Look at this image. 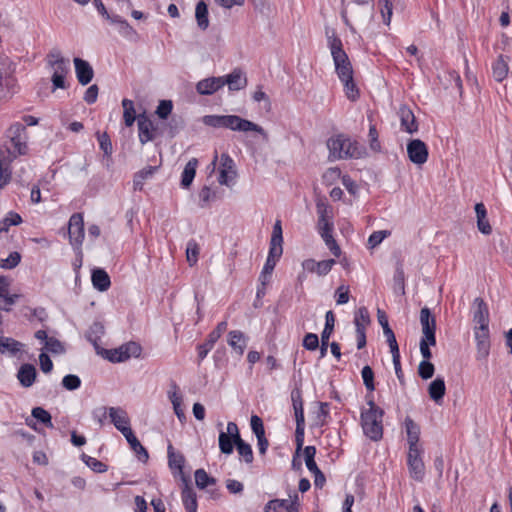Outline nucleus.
<instances>
[{
  "instance_id": "obj_1",
  "label": "nucleus",
  "mask_w": 512,
  "mask_h": 512,
  "mask_svg": "<svg viewBox=\"0 0 512 512\" xmlns=\"http://www.w3.org/2000/svg\"><path fill=\"white\" fill-rule=\"evenodd\" d=\"M202 123L213 128H227L239 132H257L265 141H268L267 132L258 124L241 118L237 115H205Z\"/></svg>"
},
{
  "instance_id": "obj_2",
  "label": "nucleus",
  "mask_w": 512,
  "mask_h": 512,
  "mask_svg": "<svg viewBox=\"0 0 512 512\" xmlns=\"http://www.w3.org/2000/svg\"><path fill=\"white\" fill-rule=\"evenodd\" d=\"M329 160L359 159L365 156L366 149L358 141L345 134H337L327 140Z\"/></svg>"
},
{
  "instance_id": "obj_3",
  "label": "nucleus",
  "mask_w": 512,
  "mask_h": 512,
  "mask_svg": "<svg viewBox=\"0 0 512 512\" xmlns=\"http://www.w3.org/2000/svg\"><path fill=\"white\" fill-rule=\"evenodd\" d=\"M10 143L11 147L0 146V188L6 186L11 180L13 160L27 152L26 136L10 138Z\"/></svg>"
},
{
  "instance_id": "obj_4",
  "label": "nucleus",
  "mask_w": 512,
  "mask_h": 512,
  "mask_svg": "<svg viewBox=\"0 0 512 512\" xmlns=\"http://www.w3.org/2000/svg\"><path fill=\"white\" fill-rule=\"evenodd\" d=\"M328 47L331 51L333 62L335 65V71L339 79H349L353 75L352 64L348 58V55L343 50V44L341 39L336 35L335 31L332 30L331 34L326 30Z\"/></svg>"
},
{
  "instance_id": "obj_5",
  "label": "nucleus",
  "mask_w": 512,
  "mask_h": 512,
  "mask_svg": "<svg viewBox=\"0 0 512 512\" xmlns=\"http://www.w3.org/2000/svg\"><path fill=\"white\" fill-rule=\"evenodd\" d=\"M368 409L361 412V426L364 434L373 441L383 436L382 418L384 411L372 399L367 401Z\"/></svg>"
},
{
  "instance_id": "obj_6",
  "label": "nucleus",
  "mask_w": 512,
  "mask_h": 512,
  "mask_svg": "<svg viewBox=\"0 0 512 512\" xmlns=\"http://www.w3.org/2000/svg\"><path fill=\"white\" fill-rule=\"evenodd\" d=\"M236 177L234 160L227 153H223L220 157L218 182L229 187L235 183Z\"/></svg>"
},
{
  "instance_id": "obj_7",
  "label": "nucleus",
  "mask_w": 512,
  "mask_h": 512,
  "mask_svg": "<svg viewBox=\"0 0 512 512\" xmlns=\"http://www.w3.org/2000/svg\"><path fill=\"white\" fill-rule=\"evenodd\" d=\"M423 449H409L407 464L410 475L416 481H422L425 475V466L422 460Z\"/></svg>"
},
{
  "instance_id": "obj_8",
  "label": "nucleus",
  "mask_w": 512,
  "mask_h": 512,
  "mask_svg": "<svg viewBox=\"0 0 512 512\" xmlns=\"http://www.w3.org/2000/svg\"><path fill=\"white\" fill-rule=\"evenodd\" d=\"M68 233L71 245L79 249L84 239V221L82 214L75 213L70 217Z\"/></svg>"
},
{
  "instance_id": "obj_9",
  "label": "nucleus",
  "mask_w": 512,
  "mask_h": 512,
  "mask_svg": "<svg viewBox=\"0 0 512 512\" xmlns=\"http://www.w3.org/2000/svg\"><path fill=\"white\" fill-rule=\"evenodd\" d=\"M420 323L422 326V338H425V340L431 342L432 346L436 345V337H435V331H436V320L435 317L431 314V311L429 308L424 307L420 311Z\"/></svg>"
},
{
  "instance_id": "obj_10",
  "label": "nucleus",
  "mask_w": 512,
  "mask_h": 512,
  "mask_svg": "<svg viewBox=\"0 0 512 512\" xmlns=\"http://www.w3.org/2000/svg\"><path fill=\"white\" fill-rule=\"evenodd\" d=\"M407 154L412 163L422 165L427 161L429 152L427 145L422 140L413 139L407 144Z\"/></svg>"
},
{
  "instance_id": "obj_11",
  "label": "nucleus",
  "mask_w": 512,
  "mask_h": 512,
  "mask_svg": "<svg viewBox=\"0 0 512 512\" xmlns=\"http://www.w3.org/2000/svg\"><path fill=\"white\" fill-rule=\"evenodd\" d=\"M298 495L294 493V498L288 499H273L270 500L264 507V512H299L298 509Z\"/></svg>"
},
{
  "instance_id": "obj_12",
  "label": "nucleus",
  "mask_w": 512,
  "mask_h": 512,
  "mask_svg": "<svg viewBox=\"0 0 512 512\" xmlns=\"http://www.w3.org/2000/svg\"><path fill=\"white\" fill-rule=\"evenodd\" d=\"M474 336L476 340L478 360H484L489 356L490 353V333L489 328L474 329Z\"/></svg>"
},
{
  "instance_id": "obj_13",
  "label": "nucleus",
  "mask_w": 512,
  "mask_h": 512,
  "mask_svg": "<svg viewBox=\"0 0 512 512\" xmlns=\"http://www.w3.org/2000/svg\"><path fill=\"white\" fill-rule=\"evenodd\" d=\"M473 321L476 324L474 329L489 328V310L482 298L474 300Z\"/></svg>"
},
{
  "instance_id": "obj_14",
  "label": "nucleus",
  "mask_w": 512,
  "mask_h": 512,
  "mask_svg": "<svg viewBox=\"0 0 512 512\" xmlns=\"http://www.w3.org/2000/svg\"><path fill=\"white\" fill-rule=\"evenodd\" d=\"M108 414L115 428L123 435L126 433V430H131L130 419L124 409L120 407H110L108 409Z\"/></svg>"
},
{
  "instance_id": "obj_15",
  "label": "nucleus",
  "mask_w": 512,
  "mask_h": 512,
  "mask_svg": "<svg viewBox=\"0 0 512 512\" xmlns=\"http://www.w3.org/2000/svg\"><path fill=\"white\" fill-rule=\"evenodd\" d=\"M137 124L139 131V141L141 142V144L144 145L147 142L154 140V124L145 114H141L138 116Z\"/></svg>"
},
{
  "instance_id": "obj_16",
  "label": "nucleus",
  "mask_w": 512,
  "mask_h": 512,
  "mask_svg": "<svg viewBox=\"0 0 512 512\" xmlns=\"http://www.w3.org/2000/svg\"><path fill=\"white\" fill-rule=\"evenodd\" d=\"M335 316L332 311H328L325 315V327L321 333L320 358H324L327 354L329 339L334 330Z\"/></svg>"
},
{
  "instance_id": "obj_17",
  "label": "nucleus",
  "mask_w": 512,
  "mask_h": 512,
  "mask_svg": "<svg viewBox=\"0 0 512 512\" xmlns=\"http://www.w3.org/2000/svg\"><path fill=\"white\" fill-rule=\"evenodd\" d=\"M398 115L400 118L402 130L409 134H413L418 131V124L416 122V118L409 107L402 105L399 108Z\"/></svg>"
},
{
  "instance_id": "obj_18",
  "label": "nucleus",
  "mask_w": 512,
  "mask_h": 512,
  "mask_svg": "<svg viewBox=\"0 0 512 512\" xmlns=\"http://www.w3.org/2000/svg\"><path fill=\"white\" fill-rule=\"evenodd\" d=\"M224 86L222 77H209L202 79L196 85V91L200 95H212Z\"/></svg>"
},
{
  "instance_id": "obj_19",
  "label": "nucleus",
  "mask_w": 512,
  "mask_h": 512,
  "mask_svg": "<svg viewBox=\"0 0 512 512\" xmlns=\"http://www.w3.org/2000/svg\"><path fill=\"white\" fill-rule=\"evenodd\" d=\"M224 85H228L230 91H238L246 87L247 78L240 69H234L230 74L222 76Z\"/></svg>"
},
{
  "instance_id": "obj_20",
  "label": "nucleus",
  "mask_w": 512,
  "mask_h": 512,
  "mask_svg": "<svg viewBox=\"0 0 512 512\" xmlns=\"http://www.w3.org/2000/svg\"><path fill=\"white\" fill-rule=\"evenodd\" d=\"M74 65L79 83L82 85L90 83L94 75L91 65L81 58H74Z\"/></svg>"
},
{
  "instance_id": "obj_21",
  "label": "nucleus",
  "mask_w": 512,
  "mask_h": 512,
  "mask_svg": "<svg viewBox=\"0 0 512 512\" xmlns=\"http://www.w3.org/2000/svg\"><path fill=\"white\" fill-rule=\"evenodd\" d=\"M111 24L117 25L118 32L130 41H137L139 36L135 29L119 15H113L110 21Z\"/></svg>"
},
{
  "instance_id": "obj_22",
  "label": "nucleus",
  "mask_w": 512,
  "mask_h": 512,
  "mask_svg": "<svg viewBox=\"0 0 512 512\" xmlns=\"http://www.w3.org/2000/svg\"><path fill=\"white\" fill-rule=\"evenodd\" d=\"M123 436L126 438L127 442L130 445V448L135 452L138 459L141 462L146 463L149 459L148 451L146 450L145 447H143V445L140 443V441L134 435L132 429L126 430V433Z\"/></svg>"
},
{
  "instance_id": "obj_23",
  "label": "nucleus",
  "mask_w": 512,
  "mask_h": 512,
  "mask_svg": "<svg viewBox=\"0 0 512 512\" xmlns=\"http://www.w3.org/2000/svg\"><path fill=\"white\" fill-rule=\"evenodd\" d=\"M92 284L98 291L104 292L110 288L111 281L108 273L101 268H95L92 270L91 275Z\"/></svg>"
},
{
  "instance_id": "obj_24",
  "label": "nucleus",
  "mask_w": 512,
  "mask_h": 512,
  "mask_svg": "<svg viewBox=\"0 0 512 512\" xmlns=\"http://www.w3.org/2000/svg\"><path fill=\"white\" fill-rule=\"evenodd\" d=\"M228 344L239 356H242L247 346V338L239 330H232L228 333Z\"/></svg>"
},
{
  "instance_id": "obj_25",
  "label": "nucleus",
  "mask_w": 512,
  "mask_h": 512,
  "mask_svg": "<svg viewBox=\"0 0 512 512\" xmlns=\"http://www.w3.org/2000/svg\"><path fill=\"white\" fill-rule=\"evenodd\" d=\"M405 428L407 432V441L409 449H422L419 445V426L409 417L405 419Z\"/></svg>"
},
{
  "instance_id": "obj_26",
  "label": "nucleus",
  "mask_w": 512,
  "mask_h": 512,
  "mask_svg": "<svg viewBox=\"0 0 512 512\" xmlns=\"http://www.w3.org/2000/svg\"><path fill=\"white\" fill-rule=\"evenodd\" d=\"M23 347L24 344L13 338L0 336V353L2 354L16 357L22 352Z\"/></svg>"
},
{
  "instance_id": "obj_27",
  "label": "nucleus",
  "mask_w": 512,
  "mask_h": 512,
  "mask_svg": "<svg viewBox=\"0 0 512 512\" xmlns=\"http://www.w3.org/2000/svg\"><path fill=\"white\" fill-rule=\"evenodd\" d=\"M168 453V464L171 470L177 471L183 481V476H185L183 472V467L185 463V458L181 453H176L171 444L168 445L167 448Z\"/></svg>"
},
{
  "instance_id": "obj_28",
  "label": "nucleus",
  "mask_w": 512,
  "mask_h": 512,
  "mask_svg": "<svg viewBox=\"0 0 512 512\" xmlns=\"http://www.w3.org/2000/svg\"><path fill=\"white\" fill-rule=\"evenodd\" d=\"M475 213L479 231L485 235H489L492 232V228L489 221L487 220V211L485 205L483 203H477L475 205Z\"/></svg>"
},
{
  "instance_id": "obj_29",
  "label": "nucleus",
  "mask_w": 512,
  "mask_h": 512,
  "mask_svg": "<svg viewBox=\"0 0 512 512\" xmlns=\"http://www.w3.org/2000/svg\"><path fill=\"white\" fill-rule=\"evenodd\" d=\"M36 369L31 364H23L17 374V378L23 387H30L33 385L36 378Z\"/></svg>"
},
{
  "instance_id": "obj_30",
  "label": "nucleus",
  "mask_w": 512,
  "mask_h": 512,
  "mask_svg": "<svg viewBox=\"0 0 512 512\" xmlns=\"http://www.w3.org/2000/svg\"><path fill=\"white\" fill-rule=\"evenodd\" d=\"M446 387L444 379L437 377L434 379L428 387V393L430 398L436 403H440L445 395Z\"/></svg>"
},
{
  "instance_id": "obj_31",
  "label": "nucleus",
  "mask_w": 512,
  "mask_h": 512,
  "mask_svg": "<svg viewBox=\"0 0 512 512\" xmlns=\"http://www.w3.org/2000/svg\"><path fill=\"white\" fill-rule=\"evenodd\" d=\"M370 323L371 319L367 308H358L354 317L356 332H366V328L370 325Z\"/></svg>"
},
{
  "instance_id": "obj_32",
  "label": "nucleus",
  "mask_w": 512,
  "mask_h": 512,
  "mask_svg": "<svg viewBox=\"0 0 512 512\" xmlns=\"http://www.w3.org/2000/svg\"><path fill=\"white\" fill-rule=\"evenodd\" d=\"M105 333L104 325L101 322H94L88 329L86 333V338L89 342L93 344L95 349L99 351L98 342L101 340V337Z\"/></svg>"
},
{
  "instance_id": "obj_33",
  "label": "nucleus",
  "mask_w": 512,
  "mask_h": 512,
  "mask_svg": "<svg viewBox=\"0 0 512 512\" xmlns=\"http://www.w3.org/2000/svg\"><path fill=\"white\" fill-rule=\"evenodd\" d=\"M198 161L196 158H192L188 161V163L185 165L184 170L182 172L181 176V185L183 188H188L196 174V167H197Z\"/></svg>"
},
{
  "instance_id": "obj_34",
  "label": "nucleus",
  "mask_w": 512,
  "mask_h": 512,
  "mask_svg": "<svg viewBox=\"0 0 512 512\" xmlns=\"http://www.w3.org/2000/svg\"><path fill=\"white\" fill-rule=\"evenodd\" d=\"M156 170H157L156 166H147V167L143 168L142 170L138 171L134 175V179H133L134 190L141 191L143 189L145 180L151 178Z\"/></svg>"
},
{
  "instance_id": "obj_35",
  "label": "nucleus",
  "mask_w": 512,
  "mask_h": 512,
  "mask_svg": "<svg viewBox=\"0 0 512 512\" xmlns=\"http://www.w3.org/2000/svg\"><path fill=\"white\" fill-rule=\"evenodd\" d=\"M195 18L198 27L205 31L209 26L208 7L204 1H199L195 8Z\"/></svg>"
},
{
  "instance_id": "obj_36",
  "label": "nucleus",
  "mask_w": 512,
  "mask_h": 512,
  "mask_svg": "<svg viewBox=\"0 0 512 512\" xmlns=\"http://www.w3.org/2000/svg\"><path fill=\"white\" fill-rule=\"evenodd\" d=\"M183 484H184V487L182 489V501H183L184 507L197 506L196 493L194 492L193 488L190 486L188 477L183 476Z\"/></svg>"
},
{
  "instance_id": "obj_37",
  "label": "nucleus",
  "mask_w": 512,
  "mask_h": 512,
  "mask_svg": "<svg viewBox=\"0 0 512 512\" xmlns=\"http://www.w3.org/2000/svg\"><path fill=\"white\" fill-rule=\"evenodd\" d=\"M291 400H292L296 420H305L304 419L302 393H301L300 389L296 388V389L292 390Z\"/></svg>"
},
{
  "instance_id": "obj_38",
  "label": "nucleus",
  "mask_w": 512,
  "mask_h": 512,
  "mask_svg": "<svg viewBox=\"0 0 512 512\" xmlns=\"http://www.w3.org/2000/svg\"><path fill=\"white\" fill-rule=\"evenodd\" d=\"M97 353L101 354L102 356H104L106 359H108L109 361H111L113 363H119V362L126 361L125 351H124L122 345L116 349H110V350L103 349L101 351H97Z\"/></svg>"
},
{
  "instance_id": "obj_39",
  "label": "nucleus",
  "mask_w": 512,
  "mask_h": 512,
  "mask_svg": "<svg viewBox=\"0 0 512 512\" xmlns=\"http://www.w3.org/2000/svg\"><path fill=\"white\" fill-rule=\"evenodd\" d=\"M493 70V77L496 81L501 82L503 81L507 74H508V64L504 61L503 57L500 56L492 67Z\"/></svg>"
},
{
  "instance_id": "obj_40",
  "label": "nucleus",
  "mask_w": 512,
  "mask_h": 512,
  "mask_svg": "<svg viewBox=\"0 0 512 512\" xmlns=\"http://www.w3.org/2000/svg\"><path fill=\"white\" fill-rule=\"evenodd\" d=\"M122 106H123V109H124V112H123V118H124V122H125V125L127 127H130L133 125V123L135 122V109H134V103L132 100L130 99H123L122 100Z\"/></svg>"
},
{
  "instance_id": "obj_41",
  "label": "nucleus",
  "mask_w": 512,
  "mask_h": 512,
  "mask_svg": "<svg viewBox=\"0 0 512 512\" xmlns=\"http://www.w3.org/2000/svg\"><path fill=\"white\" fill-rule=\"evenodd\" d=\"M195 483L199 489H204L209 485H215L216 479L210 477L204 469H197L195 471Z\"/></svg>"
},
{
  "instance_id": "obj_42",
  "label": "nucleus",
  "mask_w": 512,
  "mask_h": 512,
  "mask_svg": "<svg viewBox=\"0 0 512 512\" xmlns=\"http://www.w3.org/2000/svg\"><path fill=\"white\" fill-rule=\"evenodd\" d=\"M236 449L239 455L244 459L246 463H252L253 461V451L250 444L246 443L244 440L239 439L234 442Z\"/></svg>"
},
{
  "instance_id": "obj_43",
  "label": "nucleus",
  "mask_w": 512,
  "mask_h": 512,
  "mask_svg": "<svg viewBox=\"0 0 512 512\" xmlns=\"http://www.w3.org/2000/svg\"><path fill=\"white\" fill-rule=\"evenodd\" d=\"M234 441L231 436L226 434L224 431L219 433V449L223 454L229 455L233 452Z\"/></svg>"
},
{
  "instance_id": "obj_44",
  "label": "nucleus",
  "mask_w": 512,
  "mask_h": 512,
  "mask_svg": "<svg viewBox=\"0 0 512 512\" xmlns=\"http://www.w3.org/2000/svg\"><path fill=\"white\" fill-rule=\"evenodd\" d=\"M32 416L48 428H53L52 417L48 411L42 407H34L31 412Z\"/></svg>"
},
{
  "instance_id": "obj_45",
  "label": "nucleus",
  "mask_w": 512,
  "mask_h": 512,
  "mask_svg": "<svg viewBox=\"0 0 512 512\" xmlns=\"http://www.w3.org/2000/svg\"><path fill=\"white\" fill-rule=\"evenodd\" d=\"M81 459L94 472L104 473L108 470V466L106 464L84 453L82 454Z\"/></svg>"
},
{
  "instance_id": "obj_46",
  "label": "nucleus",
  "mask_w": 512,
  "mask_h": 512,
  "mask_svg": "<svg viewBox=\"0 0 512 512\" xmlns=\"http://www.w3.org/2000/svg\"><path fill=\"white\" fill-rule=\"evenodd\" d=\"M348 99L355 101L359 97V90L354 82L353 75L348 79H341Z\"/></svg>"
},
{
  "instance_id": "obj_47",
  "label": "nucleus",
  "mask_w": 512,
  "mask_h": 512,
  "mask_svg": "<svg viewBox=\"0 0 512 512\" xmlns=\"http://www.w3.org/2000/svg\"><path fill=\"white\" fill-rule=\"evenodd\" d=\"M316 448L314 446H306L304 448V458L307 469L310 472H315L319 469L315 462Z\"/></svg>"
},
{
  "instance_id": "obj_48",
  "label": "nucleus",
  "mask_w": 512,
  "mask_h": 512,
  "mask_svg": "<svg viewBox=\"0 0 512 512\" xmlns=\"http://www.w3.org/2000/svg\"><path fill=\"white\" fill-rule=\"evenodd\" d=\"M319 220H318V227H319V233L321 237L323 235H328L332 233L333 230V224L329 222L326 216V211L319 209Z\"/></svg>"
},
{
  "instance_id": "obj_49",
  "label": "nucleus",
  "mask_w": 512,
  "mask_h": 512,
  "mask_svg": "<svg viewBox=\"0 0 512 512\" xmlns=\"http://www.w3.org/2000/svg\"><path fill=\"white\" fill-rule=\"evenodd\" d=\"M22 222V218L15 212H10L6 218L0 221V232H7L10 226L18 225Z\"/></svg>"
},
{
  "instance_id": "obj_50",
  "label": "nucleus",
  "mask_w": 512,
  "mask_h": 512,
  "mask_svg": "<svg viewBox=\"0 0 512 512\" xmlns=\"http://www.w3.org/2000/svg\"><path fill=\"white\" fill-rule=\"evenodd\" d=\"M361 376L363 379V383L366 387V389L369 392H373L375 390V383H374V372L372 368L368 365L364 366L361 371Z\"/></svg>"
},
{
  "instance_id": "obj_51",
  "label": "nucleus",
  "mask_w": 512,
  "mask_h": 512,
  "mask_svg": "<svg viewBox=\"0 0 512 512\" xmlns=\"http://www.w3.org/2000/svg\"><path fill=\"white\" fill-rule=\"evenodd\" d=\"M198 255H199V246H198V244L196 243L195 240H190L187 243L186 257H187V261L189 262V264L191 266L194 265L197 262Z\"/></svg>"
},
{
  "instance_id": "obj_52",
  "label": "nucleus",
  "mask_w": 512,
  "mask_h": 512,
  "mask_svg": "<svg viewBox=\"0 0 512 512\" xmlns=\"http://www.w3.org/2000/svg\"><path fill=\"white\" fill-rule=\"evenodd\" d=\"M393 280H394L395 292L404 294L405 293V285H404L405 275H404V271L400 265L396 268Z\"/></svg>"
},
{
  "instance_id": "obj_53",
  "label": "nucleus",
  "mask_w": 512,
  "mask_h": 512,
  "mask_svg": "<svg viewBox=\"0 0 512 512\" xmlns=\"http://www.w3.org/2000/svg\"><path fill=\"white\" fill-rule=\"evenodd\" d=\"M391 232L388 230H380L373 232L368 238L369 248H375L378 246L386 237L390 236Z\"/></svg>"
},
{
  "instance_id": "obj_54",
  "label": "nucleus",
  "mask_w": 512,
  "mask_h": 512,
  "mask_svg": "<svg viewBox=\"0 0 512 512\" xmlns=\"http://www.w3.org/2000/svg\"><path fill=\"white\" fill-rule=\"evenodd\" d=\"M435 368L430 361L423 360L418 366V374L422 379H430L434 374Z\"/></svg>"
},
{
  "instance_id": "obj_55",
  "label": "nucleus",
  "mask_w": 512,
  "mask_h": 512,
  "mask_svg": "<svg viewBox=\"0 0 512 512\" xmlns=\"http://www.w3.org/2000/svg\"><path fill=\"white\" fill-rule=\"evenodd\" d=\"M380 12L385 24H389L392 16V1L391 0H378Z\"/></svg>"
},
{
  "instance_id": "obj_56",
  "label": "nucleus",
  "mask_w": 512,
  "mask_h": 512,
  "mask_svg": "<svg viewBox=\"0 0 512 512\" xmlns=\"http://www.w3.org/2000/svg\"><path fill=\"white\" fill-rule=\"evenodd\" d=\"M62 386L66 390L73 391L81 386V380L77 375L68 374L62 379Z\"/></svg>"
},
{
  "instance_id": "obj_57",
  "label": "nucleus",
  "mask_w": 512,
  "mask_h": 512,
  "mask_svg": "<svg viewBox=\"0 0 512 512\" xmlns=\"http://www.w3.org/2000/svg\"><path fill=\"white\" fill-rule=\"evenodd\" d=\"M97 137L101 150L105 155L110 156L112 154L113 148L109 135L106 132L102 134L97 132Z\"/></svg>"
},
{
  "instance_id": "obj_58",
  "label": "nucleus",
  "mask_w": 512,
  "mask_h": 512,
  "mask_svg": "<svg viewBox=\"0 0 512 512\" xmlns=\"http://www.w3.org/2000/svg\"><path fill=\"white\" fill-rule=\"evenodd\" d=\"M21 260V255L18 252H11L6 259L0 261V267L4 269L15 268Z\"/></svg>"
},
{
  "instance_id": "obj_59",
  "label": "nucleus",
  "mask_w": 512,
  "mask_h": 512,
  "mask_svg": "<svg viewBox=\"0 0 512 512\" xmlns=\"http://www.w3.org/2000/svg\"><path fill=\"white\" fill-rule=\"evenodd\" d=\"M125 351V358L128 360L130 357H139L142 351L141 346L136 342H128L122 345Z\"/></svg>"
},
{
  "instance_id": "obj_60",
  "label": "nucleus",
  "mask_w": 512,
  "mask_h": 512,
  "mask_svg": "<svg viewBox=\"0 0 512 512\" xmlns=\"http://www.w3.org/2000/svg\"><path fill=\"white\" fill-rule=\"evenodd\" d=\"M250 425L253 433L256 435L257 438H260L265 435L263 421L259 416L252 415Z\"/></svg>"
},
{
  "instance_id": "obj_61",
  "label": "nucleus",
  "mask_w": 512,
  "mask_h": 512,
  "mask_svg": "<svg viewBox=\"0 0 512 512\" xmlns=\"http://www.w3.org/2000/svg\"><path fill=\"white\" fill-rule=\"evenodd\" d=\"M227 326V321L218 323L216 328L209 333L207 340L214 345L221 337V335L226 331Z\"/></svg>"
},
{
  "instance_id": "obj_62",
  "label": "nucleus",
  "mask_w": 512,
  "mask_h": 512,
  "mask_svg": "<svg viewBox=\"0 0 512 512\" xmlns=\"http://www.w3.org/2000/svg\"><path fill=\"white\" fill-rule=\"evenodd\" d=\"M172 108L173 104L171 100H162L156 109V114L159 118L166 119L172 112Z\"/></svg>"
},
{
  "instance_id": "obj_63",
  "label": "nucleus",
  "mask_w": 512,
  "mask_h": 512,
  "mask_svg": "<svg viewBox=\"0 0 512 512\" xmlns=\"http://www.w3.org/2000/svg\"><path fill=\"white\" fill-rule=\"evenodd\" d=\"M50 65L54 67V73L66 76L69 71V61L67 59H60L58 61H50Z\"/></svg>"
},
{
  "instance_id": "obj_64",
  "label": "nucleus",
  "mask_w": 512,
  "mask_h": 512,
  "mask_svg": "<svg viewBox=\"0 0 512 512\" xmlns=\"http://www.w3.org/2000/svg\"><path fill=\"white\" fill-rule=\"evenodd\" d=\"M303 347L309 351H314L319 347V338L314 333H307L303 339Z\"/></svg>"
}]
</instances>
